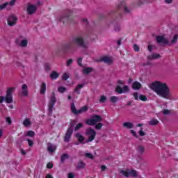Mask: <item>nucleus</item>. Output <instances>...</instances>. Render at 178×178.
Wrapping results in <instances>:
<instances>
[{
    "instance_id": "12",
    "label": "nucleus",
    "mask_w": 178,
    "mask_h": 178,
    "mask_svg": "<svg viewBox=\"0 0 178 178\" xmlns=\"http://www.w3.org/2000/svg\"><path fill=\"white\" fill-rule=\"evenodd\" d=\"M7 22L8 26H13L16 24V22H17V17L15 15H10L8 17Z\"/></svg>"
},
{
    "instance_id": "6",
    "label": "nucleus",
    "mask_w": 178,
    "mask_h": 178,
    "mask_svg": "<svg viewBox=\"0 0 178 178\" xmlns=\"http://www.w3.org/2000/svg\"><path fill=\"white\" fill-rule=\"evenodd\" d=\"M99 122H102V117L99 115H93L90 119H88L86 122L88 126H94Z\"/></svg>"
},
{
    "instance_id": "23",
    "label": "nucleus",
    "mask_w": 178,
    "mask_h": 178,
    "mask_svg": "<svg viewBox=\"0 0 178 178\" xmlns=\"http://www.w3.org/2000/svg\"><path fill=\"white\" fill-rule=\"evenodd\" d=\"M159 58H161V56L156 53L147 56V59H149V60H152L154 59H159Z\"/></svg>"
},
{
    "instance_id": "7",
    "label": "nucleus",
    "mask_w": 178,
    "mask_h": 178,
    "mask_svg": "<svg viewBox=\"0 0 178 178\" xmlns=\"http://www.w3.org/2000/svg\"><path fill=\"white\" fill-rule=\"evenodd\" d=\"M85 134L88 137L87 143H91V141H93V140L95 139L97 132L92 128L89 127L86 129Z\"/></svg>"
},
{
    "instance_id": "61",
    "label": "nucleus",
    "mask_w": 178,
    "mask_h": 178,
    "mask_svg": "<svg viewBox=\"0 0 178 178\" xmlns=\"http://www.w3.org/2000/svg\"><path fill=\"white\" fill-rule=\"evenodd\" d=\"M152 48H153L152 45L150 44L148 46L149 52H152Z\"/></svg>"
},
{
    "instance_id": "2",
    "label": "nucleus",
    "mask_w": 178,
    "mask_h": 178,
    "mask_svg": "<svg viewBox=\"0 0 178 178\" xmlns=\"http://www.w3.org/2000/svg\"><path fill=\"white\" fill-rule=\"evenodd\" d=\"M15 88L11 87L9 88L5 96H0V104H3V101L6 102V104H12L13 103V92H15Z\"/></svg>"
},
{
    "instance_id": "32",
    "label": "nucleus",
    "mask_w": 178,
    "mask_h": 178,
    "mask_svg": "<svg viewBox=\"0 0 178 178\" xmlns=\"http://www.w3.org/2000/svg\"><path fill=\"white\" fill-rule=\"evenodd\" d=\"M35 136V133L33 131H28L25 137H34Z\"/></svg>"
},
{
    "instance_id": "22",
    "label": "nucleus",
    "mask_w": 178,
    "mask_h": 178,
    "mask_svg": "<svg viewBox=\"0 0 178 178\" xmlns=\"http://www.w3.org/2000/svg\"><path fill=\"white\" fill-rule=\"evenodd\" d=\"M75 137L77 138L78 141L81 143L83 144V141H84V136L81 135L80 133H76L75 134Z\"/></svg>"
},
{
    "instance_id": "5",
    "label": "nucleus",
    "mask_w": 178,
    "mask_h": 178,
    "mask_svg": "<svg viewBox=\"0 0 178 178\" xmlns=\"http://www.w3.org/2000/svg\"><path fill=\"white\" fill-rule=\"evenodd\" d=\"M55 104H56V97L55 95V92H53L48 104L49 116H52V112H54Z\"/></svg>"
},
{
    "instance_id": "46",
    "label": "nucleus",
    "mask_w": 178,
    "mask_h": 178,
    "mask_svg": "<svg viewBox=\"0 0 178 178\" xmlns=\"http://www.w3.org/2000/svg\"><path fill=\"white\" fill-rule=\"evenodd\" d=\"M83 58L81 57H79L78 59H77V63L79 66H83Z\"/></svg>"
},
{
    "instance_id": "53",
    "label": "nucleus",
    "mask_w": 178,
    "mask_h": 178,
    "mask_svg": "<svg viewBox=\"0 0 178 178\" xmlns=\"http://www.w3.org/2000/svg\"><path fill=\"white\" fill-rule=\"evenodd\" d=\"M72 63H73V59L70 58L67 61V66H70V65H72Z\"/></svg>"
},
{
    "instance_id": "40",
    "label": "nucleus",
    "mask_w": 178,
    "mask_h": 178,
    "mask_svg": "<svg viewBox=\"0 0 178 178\" xmlns=\"http://www.w3.org/2000/svg\"><path fill=\"white\" fill-rule=\"evenodd\" d=\"M104 126V124L101 122H99L97 124L95 125V129L96 130H101V129H102V127Z\"/></svg>"
},
{
    "instance_id": "10",
    "label": "nucleus",
    "mask_w": 178,
    "mask_h": 178,
    "mask_svg": "<svg viewBox=\"0 0 178 178\" xmlns=\"http://www.w3.org/2000/svg\"><path fill=\"white\" fill-rule=\"evenodd\" d=\"M72 14V11L70 10H67L65 12V15H62L58 18L59 22L65 23H67L69 22V17H70V15Z\"/></svg>"
},
{
    "instance_id": "54",
    "label": "nucleus",
    "mask_w": 178,
    "mask_h": 178,
    "mask_svg": "<svg viewBox=\"0 0 178 178\" xmlns=\"http://www.w3.org/2000/svg\"><path fill=\"white\" fill-rule=\"evenodd\" d=\"M6 122H7V123H8V124H12V120H10V117H7L6 118Z\"/></svg>"
},
{
    "instance_id": "26",
    "label": "nucleus",
    "mask_w": 178,
    "mask_h": 178,
    "mask_svg": "<svg viewBox=\"0 0 178 178\" xmlns=\"http://www.w3.org/2000/svg\"><path fill=\"white\" fill-rule=\"evenodd\" d=\"M92 72H94V68L92 67H86L83 70V74H90Z\"/></svg>"
},
{
    "instance_id": "35",
    "label": "nucleus",
    "mask_w": 178,
    "mask_h": 178,
    "mask_svg": "<svg viewBox=\"0 0 178 178\" xmlns=\"http://www.w3.org/2000/svg\"><path fill=\"white\" fill-rule=\"evenodd\" d=\"M67 90V89L66 88L62 87V86L58 88V92H60L61 94H63V92H65Z\"/></svg>"
},
{
    "instance_id": "16",
    "label": "nucleus",
    "mask_w": 178,
    "mask_h": 178,
    "mask_svg": "<svg viewBox=\"0 0 178 178\" xmlns=\"http://www.w3.org/2000/svg\"><path fill=\"white\" fill-rule=\"evenodd\" d=\"M47 151L48 152H50L51 154H54L55 151H56V146L55 145H53L52 143H48L47 144Z\"/></svg>"
},
{
    "instance_id": "33",
    "label": "nucleus",
    "mask_w": 178,
    "mask_h": 178,
    "mask_svg": "<svg viewBox=\"0 0 178 178\" xmlns=\"http://www.w3.org/2000/svg\"><path fill=\"white\" fill-rule=\"evenodd\" d=\"M23 124L24 126H25V127H28V126H30L31 124V122L30 121V120H29V118H26L23 122Z\"/></svg>"
},
{
    "instance_id": "39",
    "label": "nucleus",
    "mask_w": 178,
    "mask_h": 178,
    "mask_svg": "<svg viewBox=\"0 0 178 178\" xmlns=\"http://www.w3.org/2000/svg\"><path fill=\"white\" fill-rule=\"evenodd\" d=\"M71 111L72 112V113H76V111H77V109H76V106H74V103H72L71 104Z\"/></svg>"
},
{
    "instance_id": "29",
    "label": "nucleus",
    "mask_w": 178,
    "mask_h": 178,
    "mask_svg": "<svg viewBox=\"0 0 178 178\" xmlns=\"http://www.w3.org/2000/svg\"><path fill=\"white\" fill-rule=\"evenodd\" d=\"M83 87H84V83L77 85V86L74 89V92H76V94L79 95L80 89L83 88Z\"/></svg>"
},
{
    "instance_id": "30",
    "label": "nucleus",
    "mask_w": 178,
    "mask_h": 178,
    "mask_svg": "<svg viewBox=\"0 0 178 178\" xmlns=\"http://www.w3.org/2000/svg\"><path fill=\"white\" fill-rule=\"evenodd\" d=\"M137 151L139 154H141V155H143V154H144V151H145V148L144 147V146L139 145L137 147Z\"/></svg>"
},
{
    "instance_id": "13",
    "label": "nucleus",
    "mask_w": 178,
    "mask_h": 178,
    "mask_svg": "<svg viewBox=\"0 0 178 178\" xmlns=\"http://www.w3.org/2000/svg\"><path fill=\"white\" fill-rule=\"evenodd\" d=\"M37 12V6L29 4L27 7L28 15H34Z\"/></svg>"
},
{
    "instance_id": "56",
    "label": "nucleus",
    "mask_w": 178,
    "mask_h": 178,
    "mask_svg": "<svg viewBox=\"0 0 178 178\" xmlns=\"http://www.w3.org/2000/svg\"><path fill=\"white\" fill-rule=\"evenodd\" d=\"M114 30H115V31H117V32L120 31V26H119V25L115 26L114 28Z\"/></svg>"
},
{
    "instance_id": "21",
    "label": "nucleus",
    "mask_w": 178,
    "mask_h": 178,
    "mask_svg": "<svg viewBox=\"0 0 178 178\" xmlns=\"http://www.w3.org/2000/svg\"><path fill=\"white\" fill-rule=\"evenodd\" d=\"M60 74L56 71H52L50 74V79L51 80H56L59 77Z\"/></svg>"
},
{
    "instance_id": "8",
    "label": "nucleus",
    "mask_w": 178,
    "mask_h": 178,
    "mask_svg": "<svg viewBox=\"0 0 178 178\" xmlns=\"http://www.w3.org/2000/svg\"><path fill=\"white\" fill-rule=\"evenodd\" d=\"M120 173L124 176V177H130V176H131V177H138V172L136 170H121Z\"/></svg>"
},
{
    "instance_id": "62",
    "label": "nucleus",
    "mask_w": 178,
    "mask_h": 178,
    "mask_svg": "<svg viewBox=\"0 0 178 178\" xmlns=\"http://www.w3.org/2000/svg\"><path fill=\"white\" fill-rule=\"evenodd\" d=\"M101 169H102V172H105V170H106V165H102Z\"/></svg>"
},
{
    "instance_id": "1",
    "label": "nucleus",
    "mask_w": 178,
    "mask_h": 178,
    "mask_svg": "<svg viewBox=\"0 0 178 178\" xmlns=\"http://www.w3.org/2000/svg\"><path fill=\"white\" fill-rule=\"evenodd\" d=\"M149 88L151 90L154 91L155 93L157 94L159 97H162V98L168 99L170 97V89L168 84L159 81H156L152 83Z\"/></svg>"
},
{
    "instance_id": "37",
    "label": "nucleus",
    "mask_w": 178,
    "mask_h": 178,
    "mask_svg": "<svg viewBox=\"0 0 178 178\" xmlns=\"http://www.w3.org/2000/svg\"><path fill=\"white\" fill-rule=\"evenodd\" d=\"M83 123H79L76 125L75 128H74V131H77V130H80V129H81V127H83Z\"/></svg>"
},
{
    "instance_id": "43",
    "label": "nucleus",
    "mask_w": 178,
    "mask_h": 178,
    "mask_svg": "<svg viewBox=\"0 0 178 178\" xmlns=\"http://www.w3.org/2000/svg\"><path fill=\"white\" fill-rule=\"evenodd\" d=\"M20 47H27V40H23L21 42Z\"/></svg>"
},
{
    "instance_id": "52",
    "label": "nucleus",
    "mask_w": 178,
    "mask_h": 178,
    "mask_svg": "<svg viewBox=\"0 0 178 178\" xmlns=\"http://www.w3.org/2000/svg\"><path fill=\"white\" fill-rule=\"evenodd\" d=\"M47 169H52L54 168V164L52 163H48L47 165Z\"/></svg>"
},
{
    "instance_id": "27",
    "label": "nucleus",
    "mask_w": 178,
    "mask_h": 178,
    "mask_svg": "<svg viewBox=\"0 0 178 178\" xmlns=\"http://www.w3.org/2000/svg\"><path fill=\"white\" fill-rule=\"evenodd\" d=\"M159 123V121L158 120L153 118L150 121H149L148 124L149 126H156Z\"/></svg>"
},
{
    "instance_id": "51",
    "label": "nucleus",
    "mask_w": 178,
    "mask_h": 178,
    "mask_svg": "<svg viewBox=\"0 0 178 178\" xmlns=\"http://www.w3.org/2000/svg\"><path fill=\"white\" fill-rule=\"evenodd\" d=\"M63 80H67L69 79V75L67 73H64L62 76Z\"/></svg>"
},
{
    "instance_id": "28",
    "label": "nucleus",
    "mask_w": 178,
    "mask_h": 178,
    "mask_svg": "<svg viewBox=\"0 0 178 178\" xmlns=\"http://www.w3.org/2000/svg\"><path fill=\"white\" fill-rule=\"evenodd\" d=\"M66 159H69V154H63L60 157L61 163H65V161H66Z\"/></svg>"
},
{
    "instance_id": "36",
    "label": "nucleus",
    "mask_w": 178,
    "mask_h": 178,
    "mask_svg": "<svg viewBox=\"0 0 178 178\" xmlns=\"http://www.w3.org/2000/svg\"><path fill=\"white\" fill-rule=\"evenodd\" d=\"M106 102V97L104 96V95L101 96V97H100V99H99V102L100 104H104V103H105Z\"/></svg>"
},
{
    "instance_id": "19",
    "label": "nucleus",
    "mask_w": 178,
    "mask_h": 178,
    "mask_svg": "<svg viewBox=\"0 0 178 178\" xmlns=\"http://www.w3.org/2000/svg\"><path fill=\"white\" fill-rule=\"evenodd\" d=\"M86 168V163L82 160L79 161L76 165V169L80 170V169H84Z\"/></svg>"
},
{
    "instance_id": "31",
    "label": "nucleus",
    "mask_w": 178,
    "mask_h": 178,
    "mask_svg": "<svg viewBox=\"0 0 178 178\" xmlns=\"http://www.w3.org/2000/svg\"><path fill=\"white\" fill-rule=\"evenodd\" d=\"M118 101H119V97H118L112 96V97L110 98V102H111L112 104H116V102H118Z\"/></svg>"
},
{
    "instance_id": "15",
    "label": "nucleus",
    "mask_w": 178,
    "mask_h": 178,
    "mask_svg": "<svg viewBox=\"0 0 178 178\" xmlns=\"http://www.w3.org/2000/svg\"><path fill=\"white\" fill-rule=\"evenodd\" d=\"M74 43H73V40H72L71 42H69L67 43H65L63 48L65 51H67L69 49H73V48L74 47Z\"/></svg>"
},
{
    "instance_id": "24",
    "label": "nucleus",
    "mask_w": 178,
    "mask_h": 178,
    "mask_svg": "<svg viewBox=\"0 0 178 178\" xmlns=\"http://www.w3.org/2000/svg\"><path fill=\"white\" fill-rule=\"evenodd\" d=\"M122 126L125 127V129H133L134 127V124L130 122H124Z\"/></svg>"
},
{
    "instance_id": "55",
    "label": "nucleus",
    "mask_w": 178,
    "mask_h": 178,
    "mask_svg": "<svg viewBox=\"0 0 178 178\" xmlns=\"http://www.w3.org/2000/svg\"><path fill=\"white\" fill-rule=\"evenodd\" d=\"M163 115H170V110L165 109L163 111Z\"/></svg>"
},
{
    "instance_id": "47",
    "label": "nucleus",
    "mask_w": 178,
    "mask_h": 178,
    "mask_svg": "<svg viewBox=\"0 0 178 178\" xmlns=\"http://www.w3.org/2000/svg\"><path fill=\"white\" fill-rule=\"evenodd\" d=\"M134 49L136 51V52H139L140 51V47L137 45L136 44H134Z\"/></svg>"
},
{
    "instance_id": "48",
    "label": "nucleus",
    "mask_w": 178,
    "mask_h": 178,
    "mask_svg": "<svg viewBox=\"0 0 178 178\" xmlns=\"http://www.w3.org/2000/svg\"><path fill=\"white\" fill-rule=\"evenodd\" d=\"M138 134L140 136V137H144V136H145V132L143 131V128H141V129L138 131Z\"/></svg>"
},
{
    "instance_id": "17",
    "label": "nucleus",
    "mask_w": 178,
    "mask_h": 178,
    "mask_svg": "<svg viewBox=\"0 0 178 178\" xmlns=\"http://www.w3.org/2000/svg\"><path fill=\"white\" fill-rule=\"evenodd\" d=\"M28 87L27 85L23 84L22 86V94L23 97H27L29 95V90H27Z\"/></svg>"
},
{
    "instance_id": "64",
    "label": "nucleus",
    "mask_w": 178,
    "mask_h": 178,
    "mask_svg": "<svg viewBox=\"0 0 178 178\" xmlns=\"http://www.w3.org/2000/svg\"><path fill=\"white\" fill-rule=\"evenodd\" d=\"M21 154H22V155H26V151H24V149H22Z\"/></svg>"
},
{
    "instance_id": "14",
    "label": "nucleus",
    "mask_w": 178,
    "mask_h": 178,
    "mask_svg": "<svg viewBox=\"0 0 178 178\" xmlns=\"http://www.w3.org/2000/svg\"><path fill=\"white\" fill-rule=\"evenodd\" d=\"M100 62H104V63H106L107 65H112L113 63V60H111V58L108 56H103L100 58L99 60Z\"/></svg>"
},
{
    "instance_id": "11",
    "label": "nucleus",
    "mask_w": 178,
    "mask_h": 178,
    "mask_svg": "<svg viewBox=\"0 0 178 178\" xmlns=\"http://www.w3.org/2000/svg\"><path fill=\"white\" fill-rule=\"evenodd\" d=\"M156 40L157 44H161V45H168L169 44V40L166 39L163 35L156 36Z\"/></svg>"
},
{
    "instance_id": "63",
    "label": "nucleus",
    "mask_w": 178,
    "mask_h": 178,
    "mask_svg": "<svg viewBox=\"0 0 178 178\" xmlns=\"http://www.w3.org/2000/svg\"><path fill=\"white\" fill-rule=\"evenodd\" d=\"M44 66H45V67H46V70H49V64L46 63V64L44 65Z\"/></svg>"
},
{
    "instance_id": "20",
    "label": "nucleus",
    "mask_w": 178,
    "mask_h": 178,
    "mask_svg": "<svg viewBox=\"0 0 178 178\" xmlns=\"http://www.w3.org/2000/svg\"><path fill=\"white\" fill-rule=\"evenodd\" d=\"M142 87V85L138 81H134L132 84V88L134 90H140Z\"/></svg>"
},
{
    "instance_id": "49",
    "label": "nucleus",
    "mask_w": 178,
    "mask_h": 178,
    "mask_svg": "<svg viewBox=\"0 0 178 178\" xmlns=\"http://www.w3.org/2000/svg\"><path fill=\"white\" fill-rule=\"evenodd\" d=\"M133 96L134 97V99H136V101H138V99L140 98L138 97V92H134Z\"/></svg>"
},
{
    "instance_id": "18",
    "label": "nucleus",
    "mask_w": 178,
    "mask_h": 178,
    "mask_svg": "<svg viewBox=\"0 0 178 178\" xmlns=\"http://www.w3.org/2000/svg\"><path fill=\"white\" fill-rule=\"evenodd\" d=\"M88 111V107L87 106H85L81 108V109L76 110V111H75V113L74 115H80V113L87 112Z\"/></svg>"
},
{
    "instance_id": "45",
    "label": "nucleus",
    "mask_w": 178,
    "mask_h": 178,
    "mask_svg": "<svg viewBox=\"0 0 178 178\" xmlns=\"http://www.w3.org/2000/svg\"><path fill=\"white\" fill-rule=\"evenodd\" d=\"M130 133L131 134H132V136H134V137H136V138H138V135H137V133H136V131L131 129Z\"/></svg>"
},
{
    "instance_id": "58",
    "label": "nucleus",
    "mask_w": 178,
    "mask_h": 178,
    "mask_svg": "<svg viewBox=\"0 0 178 178\" xmlns=\"http://www.w3.org/2000/svg\"><path fill=\"white\" fill-rule=\"evenodd\" d=\"M24 140H26V138H24V137H20L18 139V143H23V141H24Z\"/></svg>"
},
{
    "instance_id": "60",
    "label": "nucleus",
    "mask_w": 178,
    "mask_h": 178,
    "mask_svg": "<svg viewBox=\"0 0 178 178\" xmlns=\"http://www.w3.org/2000/svg\"><path fill=\"white\" fill-rule=\"evenodd\" d=\"M15 3H16V0H11L10 2V5L11 6H13V5H15Z\"/></svg>"
},
{
    "instance_id": "25",
    "label": "nucleus",
    "mask_w": 178,
    "mask_h": 178,
    "mask_svg": "<svg viewBox=\"0 0 178 178\" xmlns=\"http://www.w3.org/2000/svg\"><path fill=\"white\" fill-rule=\"evenodd\" d=\"M47 91V84L45 83H42L40 86V94L44 95L45 94V92Z\"/></svg>"
},
{
    "instance_id": "34",
    "label": "nucleus",
    "mask_w": 178,
    "mask_h": 178,
    "mask_svg": "<svg viewBox=\"0 0 178 178\" xmlns=\"http://www.w3.org/2000/svg\"><path fill=\"white\" fill-rule=\"evenodd\" d=\"M177 40H178V35H175L172 40L170 42V45H173V44H176V42H177Z\"/></svg>"
},
{
    "instance_id": "4",
    "label": "nucleus",
    "mask_w": 178,
    "mask_h": 178,
    "mask_svg": "<svg viewBox=\"0 0 178 178\" xmlns=\"http://www.w3.org/2000/svg\"><path fill=\"white\" fill-rule=\"evenodd\" d=\"M74 126H76V121L71 120L70 127H68L64 137V141L65 143H69V141H70V138H72V135L73 134V127H74Z\"/></svg>"
},
{
    "instance_id": "38",
    "label": "nucleus",
    "mask_w": 178,
    "mask_h": 178,
    "mask_svg": "<svg viewBox=\"0 0 178 178\" xmlns=\"http://www.w3.org/2000/svg\"><path fill=\"white\" fill-rule=\"evenodd\" d=\"M139 99L140 101H143L144 102H145V101H147V96H145L144 95H139Z\"/></svg>"
},
{
    "instance_id": "42",
    "label": "nucleus",
    "mask_w": 178,
    "mask_h": 178,
    "mask_svg": "<svg viewBox=\"0 0 178 178\" xmlns=\"http://www.w3.org/2000/svg\"><path fill=\"white\" fill-rule=\"evenodd\" d=\"M85 156H86V158H88L89 159H94V156L91 153H86Z\"/></svg>"
},
{
    "instance_id": "41",
    "label": "nucleus",
    "mask_w": 178,
    "mask_h": 178,
    "mask_svg": "<svg viewBox=\"0 0 178 178\" xmlns=\"http://www.w3.org/2000/svg\"><path fill=\"white\" fill-rule=\"evenodd\" d=\"M121 5L123 6L124 12H126L127 13H130V10H129V8H127V6L124 5V2H122Z\"/></svg>"
},
{
    "instance_id": "44",
    "label": "nucleus",
    "mask_w": 178,
    "mask_h": 178,
    "mask_svg": "<svg viewBox=\"0 0 178 178\" xmlns=\"http://www.w3.org/2000/svg\"><path fill=\"white\" fill-rule=\"evenodd\" d=\"M8 5H9V3H5L3 4L0 5V10H3V9H5V8L8 6Z\"/></svg>"
},
{
    "instance_id": "3",
    "label": "nucleus",
    "mask_w": 178,
    "mask_h": 178,
    "mask_svg": "<svg viewBox=\"0 0 178 178\" xmlns=\"http://www.w3.org/2000/svg\"><path fill=\"white\" fill-rule=\"evenodd\" d=\"M72 42L74 45L79 47L80 48H87V43L84 41V38L81 35H78L72 38Z\"/></svg>"
},
{
    "instance_id": "59",
    "label": "nucleus",
    "mask_w": 178,
    "mask_h": 178,
    "mask_svg": "<svg viewBox=\"0 0 178 178\" xmlns=\"http://www.w3.org/2000/svg\"><path fill=\"white\" fill-rule=\"evenodd\" d=\"M68 178H74V174H73L72 172H70L68 174Z\"/></svg>"
},
{
    "instance_id": "9",
    "label": "nucleus",
    "mask_w": 178,
    "mask_h": 178,
    "mask_svg": "<svg viewBox=\"0 0 178 178\" xmlns=\"http://www.w3.org/2000/svg\"><path fill=\"white\" fill-rule=\"evenodd\" d=\"M115 91L118 94H127V92H130V88H129L127 85L124 86L123 88L118 85L115 87Z\"/></svg>"
},
{
    "instance_id": "50",
    "label": "nucleus",
    "mask_w": 178,
    "mask_h": 178,
    "mask_svg": "<svg viewBox=\"0 0 178 178\" xmlns=\"http://www.w3.org/2000/svg\"><path fill=\"white\" fill-rule=\"evenodd\" d=\"M26 140L28 141L29 147H33V145H34V142L32 140L27 139Z\"/></svg>"
},
{
    "instance_id": "57",
    "label": "nucleus",
    "mask_w": 178,
    "mask_h": 178,
    "mask_svg": "<svg viewBox=\"0 0 178 178\" xmlns=\"http://www.w3.org/2000/svg\"><path fill=\"white\" fill-rule=\"evenodd\" d=\"M117 83H118V84L119 86H123V84H124V81H122V80H118V81H117Z\"/></svg>"
}]
</instances>
